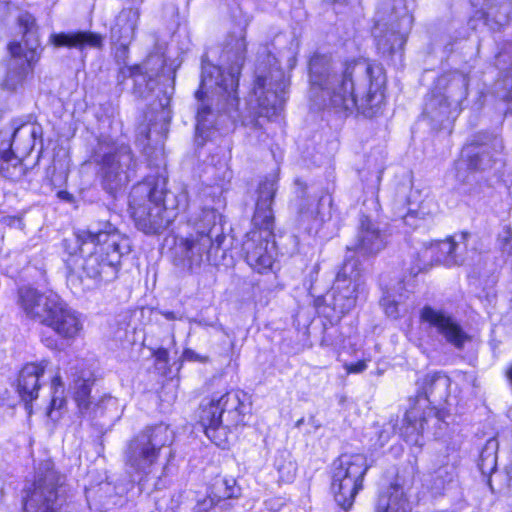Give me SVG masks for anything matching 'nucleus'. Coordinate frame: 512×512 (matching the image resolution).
<instances>
[{
  "label": "nucleus",
  "instance_id": "a18cd8bd",
  "mask_svg": "<svg viewBox=\"0 0 512 512\" xmlns=\"http://www.w3.org/2000/svg\"><path fill=\"white\" fill-rule=\"evenodd\" d=\"M183 357L185 360L192 362L207 363L209 361L208 356L200 355L192 349H185L183 352Z\"/></svg>",
  "mask_w": 512,
  "mask_h": 512
},
{
  "label": "nucleus",
  "instance_id": "f704fd0d",
  "mask_svg": "<svg viewBox=\"0 0 512 512\" xmlns=\"http://www.w3.org/2000/svg\"><path fill=\"white\" fill-rule=\"evenodd\" d=\"M19 25L23 30V42H20L24 52L39 53L40 46L36 19L29 13H24L18 18Z\"/></svg>",
  "mask_w": 512,
  "mask_h": 512
},
{
  "label": "nucleus",
  "instance_id": "79ce46f5",
  "mask_svg": "<svg viewBox=\"0 0 512 512\" xmlns=\"http://www.w3.org/2000/svg\"><path fill=\"white\" fill-rule=\"evenodd\" d=\"M497 87H502L503 89L508 90L507 93L501 95V97L506 102H512V67L508 70L504 77L497 82Z\"/></svg>",
  "mask_w": 512,
  "mask_h": 512
},
{
  "label": "nucleus",
  "instance_id": "37998d69",
  "mask_svg": "<svg viewBox=\"0 0 512 512\" xmlns=\"http://www.w3.org/2000/svg\"><path fill=\"white\" fill-rule=\"evenodd\" d=\"M218 484H220L221 486H224V491H223V494L222 496L224 498H232V497H235L236 496V481L235 479L233 478H223L221 479Z\"/></svg>",
  "mask_w": 512,
  "mask_h": 512
},
{
  "label": "nucleus",
  "instance_id": "6e6552de",
  "mask_svg": "<svg viewBox=\"0 0 512 512\" xmlns=\"http://www.w3.org/2000/svg\"><path fill=\"white\" fill-rule=\"evenodd\" d=\"M65 480L51 460L40 462L33 481L23 489L22 512H65Z\"/></svg>",
  "mask_w": 512,
  "mask_h": 512
},
{
  "label": "nucleus",
  "instance_id": "72a5a7b5",
  "mask_svg": "<svg viewBox=\"0 0 512 512\" xmlns=\"http://www.w3.org/2000/svg\"><path fill=\"white\" fill-rule=\"evenodd\" d=\"M406 32L394 29H386L380 31L375 35L376 45L378 51L384 56H391L392 54L401 51L406 42Z\"/></svg>",
  "mask_w": 512,
  "mask_h": 512
},
{
  "label": "nucleus",
  "instance_id": "f3484780",
  "mask_svg": "<svg viewBox=\"0 0 512 512\" xmlns=\"http://www.w3.org/2000/svg\"><path fill=\"white\" fill-rule=\"evenodd\" d=\"M420 317L424 322L434 327L447 343L458 350H462L465 344L472 340V337L463 329L460 323L443 310L424 306Z\"/></svg>",
  "mask_w": 512,
  "mask_h": 512
},
{
  "label": "nucleus",
  "instance_id": "393cba45",
  "mask_svg": "<svg viewBox=\"0 0 512 512\" xmlns=\"http://www.w3.org/2000/svg\"><path fill=\"white\" fill-rule=\"evenodd\" d=\"M4 147L14 151L20 156H28L35 147L36 141L42 139L43 129L36 122H26L14 129V132H1Z\"/></svg>",
  "mask_w": 512,
  "mask_h": 512
},
{
  "label": "nucleus",
  "instance_id": "8fccbe9b",
  "mask_svg": "<svg viewBox=\"0 0 512 512\" xmlns=\"http://www.w3.org/2000/svg\"><path fill=\"white\" fill-rule=\"evenodd\" d=\"M154 357L157 362L167 364L169 361V353L165 348H159L154 352Z\"/></svg>",
  "mask_w": 512,
  "mask_h": 512
},
{
  "label": "nucleus",
  "instance_id": "49530a36",
  "mask_svg": "<svg viewBox=\"0 0 512 512\" xmlns=\"http://www.w3.org/2000/svg\"><path fill=\"white\" fill-rule=\"evenodd\" d=\"M344 368L346 369L348 374H351V373L356 374V373H361L364 370H366L367 364L364 360H359L358 362L352 363V364L346 363L344 365Z\"/></svg>",
  "mask_w": 512,
  "mask_h": 512
},
{
  "label": "nucleus",
  "instance_id": "c85d7f7f",
  "mask_svg": "<svg viewBox=\"0 0 512 512\" xmlns=\"http://www.w3.org/2000/svg\"><path fill=\"white\" fill-rule=\"evenodd\" d=\"M49 42L57 48L67 47L82 50L86 47L101 48L103 37L100 34L89 31L62 32L51 34Z\"/></svg>",
  "mask_w": 512,
  "mask_h": 512
},
{
  "label": "nucleus",
  "instance_id": "4d7b16f0",
  "mask_svg": "<svg viewBox=\"0 0 512 512\" xmlns=\"http://www.w3.org/2000/svg\"><path fill=\"white\" fill-rule=\"evenodd\" d=\"M167 320H180L181 317L177 316L173 311H163L161 313Z\"/></svg>",
  "mask_w": 512,
  "mask_h": 512
},
{
  "label": "nucleus",
  "instance_id": "5fc2aeb1",
  "mask_svg": "<svg viewBox=\"0 0 512 512\" xmlns=\"http://www.w3.org/2000/svg\"><path fill=\"white\" fill-rule=\"evenodd\" d=\"M42 342L44 343V345L50 349H57L58 347V343H57V340L54 339L53 337H45V338H42Z\"/></svg>",
  "mask_w": 512,
  "mask_h": 512
},
{
  "label": "nucleus",
  "instance_id": "c9c22d12",
  "mask_svg": "<svg viewBox=\"0 0 512 512\" xmlns=\"http://www.w3.org/2000/svg\"><path fill=\"white\" fill-rule=\"evenodd\" d=\"M498 441L495 438H490L486 441L481 450L478 467L482 475L488 478V484L491 486V475L496 471L497 467V451Z\"/></svg>",
  "mask_w": 512,
  "mask_h": 512
},
{
  "label": "nucleus",
  "instance_id": "bb28decb",
  "mask_svg": "<svg viewBox=\"0 0 512 512\" xmlns=\"http://www.w3.org/2000/svg\"><path fill=\"white\" fill-rule=\"evenodd\" d=\"M48 363L47 360H41L38 363H28L19 372L17 392L24 402L30 403L38 398L40 389L39 379L43 376Z\"/></svg>",
  "mask_w": 512,
  "mask_h": 512
},
{
  "label": "nucleus",
  "instance_id": "20e7f679",
  "mask_svg": "<svg viewBox=\"0 0 512 512\" xmlns=\"http://www.w3.org/2000/svg\"><path fill=\"white\" fill-rule=\"evenodd\" d=\"M218 214L205 208L195 218V231L179 237L172 249L176 266L191 273L198 272L205 264H217V253L225 236L216 228Z\"/></svg>",
  "mask_w": 512,
  "mask_h": 512
},
{
  "label": "nucleus",
  "instance_id": "6e6d98bb",
  "mask_svg": "<svg viewBox=\"0 0 512 512\" xmlns=\"http://www.w3.org/2000/svg\"><path fill=\"white\" fill-rule=\"evenodd\" d=\"M58 197L67 202H72L74 200L73 195L67 191H59Z\"/></svg>",
  "mask_w": 512,
  "mask_h": 512
},
{
  "label": "nucleus",
  "instance_id": "f03ea898",
  "mask_svg": "<svg viewBox=\"0 0 512 512\" xmlns=\"http://www.w3.org/2000/svg\"><path fill=\"white\" fill-rule=\"evenodd\" d=\"M99 212L102 218L88 229L76 231L73 239L64 240L69 254L65 260L67 285L74 293L115 280L121 257L130 250L128 239L111 223L110 210L102 207Z\"/></svg>",
  "mask_w": 512,
  "mask_h": 512
},
{
  "label": "nucleus",
  "instance_id": "39448f33",
  "mask_svg": "<svg viewBox=\"0 0 512 512\" xmlns=\"http://www.w3.org/2000/svg\"><path fill=\"white\" fill-rule=\"evenodd\" d=\"M418 386L417 395L410 399V407L405 414L402 428L406 441L413 444H419V438L429 419H444V413L434 405L448 396L450 379L441 373L427 374L418 382Z\"/></svg>",
  "mask_w": 512,
  "mask_h": 512
},
{
  "label": "nucleus",
  "instance_id": "e433bc0d",
  "mask_svg": "<svg viewBox=\"0 0 512 512\" xmlns=\"http://www.w3.org/2000/svg\"><path fill=\"white\" fill-rule=\"evenodd\" d=\"M165 187L166 183L164 184V198L167 199L166 206L172 211L175 218V210L185 211L188 208V192L186 191V189H181V191L178 194L174 195L172 193H168Z\"/></svg>",
  "mask_w": 512,
  "mask_h": 512
},
{
  "label": "nucleus",
  "instance_id": "2f4dec72",
  "mask_svg": "<svg viewBox=\"0 0 512 512\" xmlns=\"http://www.w3.org/2000/svg\"><path fill=\"white\" fill-rule=\"evenodd\" d=\"M408 210L410 214L425 219L438 213V204L433 197L425 195L422 197L420 189L412 188L408 199Z\"/></svg>",
  "mask_w": 512,
  "mask_h": 512
},
{
  "label": "nucleus",
  "instance_id": "052dcab7",
  "mask_svg": "<svg viewBox=\"0 0 512 512\" xmlns=\"http://www.w3.org/2000/svg\"><path fill=\"white\" fill-rule=\"evenodd\" d=\"M164 502H165V501L163 500V501L159 504L160 509H163V503H164Z\"/></svg>",
  "mask_w": 512,
  "mask_h": 512
},
{
  "label": "nucleus",
  "instance_id": "cd10ccee",
  "mask_svg": "<svg viewBox=\"0 0 512 512\" xmlns=\"http://www.w3.org/2000/svg\"><path fill=\"white\" fill-rule=\"evenodd\" d=\"M139 17L138 9L126 8L121 10L111 27L112 41L126 49L135 36Z\"/></svg>",
  "mask_w": 512,
  "mask_h": 512
},
{
  "label": "nucleus",
  "instance_id": "9b49d317",
  "mask_svg": "<svg viewBox=\"0 0 512 512\" xmlns=\"http://www.w3.org/2000/svg\"><path fill=\"white\" fill-rule=\"evenodd\" d=\"M370 466L364 454H342L332 464L331 491L336 503L348 510L363 489Z\"/></svg>",
  "mask_w": 512,
  "mask_h": 512
},
{
  "label": "nucleus",
  "instance_id": "b1692460",
  "mask_svg": "<svg viewBox=\"0 0 512 512\" xmlns=\"http://www.w3.org/2000/svg\"><path fill=\"white\" fill-rule=\"evenodd\" d=\"M295 184L298 194L295 206L299 225L309 232L317 230L324 222V216L320 209L321 199L310 196L305 183L297 180Z\"/></svg>",
  "mask_w": 512,
  "mask_h": 512
},
{
  "label": "nucleus",
  "instance_id": "0eeeda50",
  "mask_svg": "<svg viewBox=\"0 0 512 512\" xmlns=\"http://www.w3.org/2000/svg\"><path fill=\"white\" fill-rule=\"evenodd\" d=\"M164 177L148 178L133 188L130 200L132 217L136 227L145 234L164 231L174 219L164 198Z\"/></svg>",
  "mask_w": 512,
  "mask_h": 512
},
{
  "label": "nucleus",
  "instance_id": "864d4df0",
  "mask_svg": "<svg viewBox=\"0 0 512 512\" xmlns=\"http://www.w3.org/2000/svg\"><path fill=\"white\" fill-rule=\"evenodd\" d=\"M137 134H138V137H141L142 139H148L149 138V134H150V129L147 125L145 124H140L138 127H137Z\"/></svg>",
  "mask_w": 512,
  "mask_h": 512
},
{
  "label": "nucleus",
  "instance_id": "603ef678",
  "mask_svg": "<svg viewBox=\"0 0 512 512\" xmlns=\"http://www.w3.org/2000/svg\"><path fill=\"white\" fill-rule=\"evenodd\" d=\"M10 15V3L0 1V23H3Z\"/></svg>",
  "mask_w": 512,
  "mask_h": 512
},
{
  "label": "nucleus",
  "instance_id": "423d86ee",
  "mask_svg": "<svg viewBox=\"0 0 512 512\" xmlns=\"http://www.w3.org/2000/svg\"><path fill=\"white\" fill-rule=\"evenodd\" d=\"M248 396L242 390H231L213 397L202 405L200 423L206 436L217 446L225 448L228 443V428L244 423L250 407Z\"/></svg>",
  "mask_w": 512,
  "mask_h": 512
},
{
  "label": "nucleus",
  "instance_id": "bf43d9fd",
  "mask_svg": "<svg viewBox=\"0 0 512 512\" xmlns=\"http://www.w3.org/2000/svg\"><path fill=\"white\" fill-rule=\"evenodd\" d=\"M402 21H407L408 23H410V19L409 18H402Z\"/></svg>",
  "mask_w": 512,
  "mask_h": 512
},
{
  "label": "nucleus",
  "instance_id": "9d476101",
  "mask_svg": "<svg viewBox=\"0 0 512 512\" xmlns=\"http://www.w3.org/2000/svg\"><path fill=\"white\" fill-rule=\"evenodd\" d=\"M174 441V432L164 423L148 426L127 442L124 462L130 471L150 475L158 463L163 448Z\"/></svg>",
  "mask_w": 512,
  "mask_h": 512
},
{
  "label": "nucleus",
  "instance_id": "aec40b11",
  "mask_svg": "<svg viewBox=\"0 0 512 512\" xmlns=\"http://www.w3.org/2000/svg\"><path fill=\"white\" fill-rule=\"evenodd\" d=\"M54 292L41 293L31 287L18 290V304L27 318L44 324L59 299Z\"/></svg>",
  "mask_w": 512,
  "mask_h": 512
},
{
  "label": "nucleus",
  "instance_id": "a211bd4d",
  "mask_svg": "<svg viewBox=\"0 0 512 512\" xmlns=\"http://www.w3.org/2000/svg\"><path fill=\"white\" fill-rule=\"evenodd\" d=\"M247 264L258 273H265L274 262L273 237H266L259 231H250L242 244Z\"/></svg>",
  "mask_w": 512,
  "mask_h": 512
},
{
  "label": "nucleus",
  "instance_id": "f257e3e1",
  "mask_svg": "<svg viewBox=\"0 0 512 512\" xmlns=\"http://www.w3.org/2000/svg\"><path fill=\"white\" fill-rule=\"evenodd\" d=\"M309 75L311 98L319 107L338 112L356 110L372 118L384 103V70L366 60L333 66L329 56L315 54L309 62Z\"/></svg>",
  "mask_w": 512,
  "mask_h": 512
},
{
  "label": "nucleus",
  "instance_id": "ddd939ff",
  "mask_svg": "<svg viewBox=\"0 0 512 512\" xmlns=\"http://www.w3.org/2000/svg\"><path fill=\"white\" fill-rule=\"evenodd\" d=\"M286 86L281 71H276L269 78L264 76L256 78L253 94L256 97L259 116L270 119L282 111L285 103Z\"/></svg>",
  "mask_w": 512,
  "mask_h": 512
},
{
  "label": "nucleus",
  "instance_id": "13d9d810",
  "mask_svg": "<svg viewBox=\"0 0 512 512\" xmlns=\"http://www.w3.org/2000/svg\"><path fill=\"white\" fill-rule=\"evenodd\" d=\"M191 322H194V323H196L199 326H206L207 325V323L205 321H203V320L192 319Z\"/></svg>",
  "mask_w": 512,
  "mask_h": 512
},
{
  "label": "nucleus",
  "instance_id": "3c124183",
  "mask_svg": "<svg viewBox=\"0 0 512 512\" xmlns=\"http://www.w3.org/2000/svg\"><path fill=\"white\" fill-rule=\"evenodd\" d=\"M384 309H385V313L389 316V317H392V318H397L399 313H398V306L396 303L394 302H388V303H384Z\"/></svg>",
  "mask_w": 512,
  "mask_h": 512
},
{
  "label": "nucleus",
  "instance_id": "ea45409f",
  "mask_svg": "<svg viewBox=\"0 0 512 512\" xmlns=\"http://www.w3.org/2000/svg\"><path fill=\"white\" fill-rule=\"evenodd\" d=\"M66 405L67 400L65 397V392H62L61 394L52 392V398L47 415L52 420H58L62 415V410L66 408Z\"/></svg>",
  "mask_w": 512,
  "mask_h": 512
},
{
  "label": "nucleus",
  "instance_id": "09e8293b",
  "mask_svg": "<svg viewBox=\"0 0 512 512\" xmlns=\"http://www.w3.org/2000/svg\"><path fill=\"white\" fill-rule=\"evenodd\" d=\"M501 476L506 484L507 489L509 490L510 493H512V460L504 468V471Z\"/></svg>",
  "mask_w": 512,
  "mask_h": 512
},
{
  "label": "nucleus",
  "instance_id": "1a4fd4ad",
  "mask_svg": "<svg viewBox=\"0 0 512 512\" xmlns=\"http://www.w3.org/2000/svg\"><path fill=\"white\" fill-rule=\"evenodd\" d=\"M101 186L109 194L124 187L135 170L136 159L128 144L101 139L93 156Z\"/></svg>",
  "mask_w": 512,
  "mask_h": 512
},
{
  "label": "nucleus",
  "instance_id": "7c9ffc66",
  "mask_svg": "<svg viewBox=\"0 0 512 512\" xmlns=\"http://www.w3.org/2000/svg\"><path fill=\"white\" fill-rule=\"evenodd\" d=\"M150 62L151 60L149 59L141 65H134L126 68L128 76L134 79V92L139 97H146V95L154 89L156 84L155 78L158 75V70L150 69Z\"/></svg>",
  "mask_w": 512,
  "mask_h": 512
},
{
  "label": "nucleus",
  "instance_id": "4468645a",
  "mask_svg": "<svg viewBox=\"0 0 512 512\" xmlns=\"http://www.w3.org/2000/svg\"><path fill=\"white\" fill-rule=\"evenodd\" d=\"M468 237L469 234L467 232H461L447 238L446 240L429 243V245H426L421 252L423 265H418L416 268H412L411 274L415 276L419 272L427 269V267H429V263L426 262V259L428 258L447 266L463 264Z\"/></svg>",
  "mask_w": 512,
  "mask_h": 512
},
{
  "label": "nucleus",
  "instance_id": "473e14b6",
  "mask_svg": "<svg viewBox=\"0 0 512 512\" xmlns=\"http://www.w3.org/2000/svg\"><path fill=\"white\" fill-rule=\"evenodd\" d=\"M22 158L6 147L0 149V175L11 181L20 180L25 174Z\"/></svg>",
  "mask_w": 512,
  "mask_h": 512
},
{
  "label": "nucleus",
  "instance_id": "a878e982",
  "mask_svg": "<svg viewBox=\"0 0 512 512\" xmlns=\"http://www.w3.org/2000/svg\"><path fill=\"white\" fill-rule=\"evenodd\" d=\"M386 245V235L368 217H362L355 242L348 246V251L358 252L363 255H375Z\"/></svg>",
  "mask_w": 512,
  "mask_h": 512
},
{
  "label": "nucleus",
  "instance_id": "5701e85b",
  "mask_svg": "<svg viewBox=\"0 0 512 512\" xmlns=\"http://www.w3.org/2000/svg\"><path fill=\"white\" fill-rule=\"evenodd\" d=\"M364 289L365 281L359 261L354 258L346 257L341 269L336 275L332 292L356 298L357 301L359 295L364 292Z\"/></svg>",
  "mask_w": 512,
  "mask_h": 512
},
{
  "label": "nucleus",
  "instance_id": "de8ad7c7",
  "mask_svg": "<svg viewBox=\"0 0 512 512\" xmlns=\"http://www.w3.org/2000/svg\"><path fill=\"white\" fill-rule=\"evenodd\" d=\"M51 389L54 393H62L65 392L64 383L62 381L61 375L56 373L55 376L51 380Z\"/></svg>",
  "mask_w": 512,
  "mask_h": 512
},
{
  "label": "nucleus",
  "instance_id": "58836bf2",
  "mask_svg": "<svg viewBox=\"0 0 512 512\" xmlns=\"http://www.w3.org/2000/svg\"><path fill=\"white\" fill-rule=\"evenodd\" d=\"M331 305L334 311L344 315L349 313L356 306V298L343 296L340 293L332 292Z\"/></svg>",
  "mask_w": 512,
  "mask_h": 512
},
{
  "label": "nucleus",
  "instance_id": "412c9836",
  "mask_svg": "<svg viewBox=\"0 0 512 512\" xmlns=\"http://www.w3.org/2000/svg\"><path fill=\"white\" fill-rule=\"evenodd\" d=\"M277 191V181L275 178H267L259 184L258 197L256 201L255 213L252 218L254 229L266 237H273L274 215L272 203Z\"/></svg>",
  "mask_w": 512,
  "mask_h": 512
},
{
  "label": "nucleus",
  "instance_id": "c03bdc74",
  "mask_svg": "<svg viewBox=\"0 0 512 512\" xmlns=\"http://www.w3.org/2000/svg\"><path fill=\"white\" fill-rule=\"evenodd\" d=\"M164 512H184L182 495L177 494L170 498L169 503H165Z\"/></svg>",
  "mask_w": 512,
  "mask_h": 512
},
{
  "label": "nucleus",
  "instance_id": "c756f323",
  "mask_svg": "<svg viewBox=\"0 0 512 512\" xmlns=\"http://www.w3.org/2000/svg\"><path fill=\"white\" fill-rule=\"evenodd\" d=\"M410 502L401 486L390 485L377 500L375 512H410Z\"/></svg>",
  "mask_w": 512,
  "mask_h": 512
},
{
  "label": "nucleus",
  "instance_id": "7ed1b4c3",
  "mask_svg": "<svg viewBox=\"0 0 512 512\" xmlns=\"http://www.w3.org/2000/svg\"><path fill=\"white\" fill-rule=\"evenodd\" d=\"M247 52L245 33L230 35L221 54L222 68L202 62L199 89L195 92L200 102L197 111V131L213 127L215 116L220 112L235 110L239 104L237 88L239 76Z\"/></svg>",
  "mask_w": 512,
  "mask_h": 512
},
{
  "label": "nucleus",
  "instance_id": "6ab92c4d",
  "mask_svg": "<svg viewBox=\"0 0 512 512\" xmlns=\"http://www.w3.org/2000/svg\"><path fill=\"white\" fill-rule=\"evenodd\" d=\"M93 383L90 379H78L75 381L73 393L79 415L91 420L104 416L112 408L117 409V400L112 396L104 395L97 401L91 397Z\"/></svg>",
  "mask_w": 512,
  "mask_h": 512
},
{
  "label": "nucleus",
  "instance_id": "4be33fe9",
  "mask_svg": "<svg viewBox=\"0 0 512 512\" xmlns=\"http://www.w3.org/2000/svg\"><path fill=\"white\" fill-rule=\"evenodd\" d=\"M63 339H74L82 330V322L76 311L59 297L44 324Z\"/></svg>",
  "mask_w": 512,
  "mask_h": 512
},
{
  "label": "nucleus",
  "instance_id": "2eb2a0df",
  "mask_svg": "<svg viewBox=\"0 0 512 512\" xmlns=\"http://www.w3.org/2000/svg\"><path fill=\"white\" fill-rule=\"evenodd\" d=\"M10 60L5 77L0 82V88L8 92H15L21 87L34 69L35 64L40 58L39 53L24 52V48L19 42H11L8 45Z\"/></svg>",
  "mask_w": 512,
  "mask_h": 512
},
{
  "label": "nucleus",
  "instance_id": "a19ab883",
  "mask_svg": "<svg viewBox=\"0 0 512 512\" xmlns=\"http://www.w3.org/2000/svg\"><path fill=\"white\" fill-rule=\"evenodd\" d=\"M276 468L279 472L280 479L284 482H291L296 474V465L295 463L289 461L286 464H280L276 462Z\"/></svg>",
  "mask_w": 512,
  "mask_h": 512
},
{
  "label": "nucleus",
  "instance_id": "4c0bfd02",
  "mask_svg": "<svg viewBox=\"0 0 512 512\" xmlns=\"http://www.w3.org/2000/svg\"><path fill=\"white\" fill-rule=\"evenodd\" d=\"M454 475V467L448 465L439 467L430 475L433 482L432 488L435 490L443 489L445 484L453 481Z\"/></svg>",
  "mask_w": 512,
  "mask_h": 512
},
{
  "label": "nucleus",
  "instance_id": "dca6fc26",
  "mask_svg": "<svg viewBox=\"0 0 512 512\" xmlns=\"http://www.w3.org/2000/svg\"><path fill=\"white\" fill-rule=\"evenodd\" d=\"M503 151L502 139L492 134H478L466 145L462 152L463 161L471 170L486 169L492 166L496 157Z\"/></svg>",
  "mask_w": 512,
  "mask_h": 512
},
{
  "label": "nucleus",
  "instance_id": "f8f14e48",
  "mask_svg": "<svg viewBox=\"0 0 512 512\" xmlns=\"http://www.w3.org/2000/svg\"><path fill=\"white\" fill-rule=\"evenodd\" d=\"M468 95V77L458 71L441 75L429 96L424 112L435 117L446 114L449 108L457 109Z\"/></svg>",
  "mask_w": 512,
  "mask_h": 512
}]
</instances>
